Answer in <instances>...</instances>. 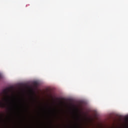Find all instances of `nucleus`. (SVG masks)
<instances>
[{"label":"nucleus","instance_id":"obj_1","mask_svg":"<svg viewBox=\"0 0 128 128\" xmlns=\"http://www.w3.org/2000/svg\"><path fill=\"white\" fill-rule=\"evenodd\" d=\"M0 108H6V104H4V103L0 102Z\"/></svg>","mask_w":128,"mask_h":128},{"label":"nucleus","instance_id":"obj_2","mask_svg":"<svg viewBox=\"0 0 128 128\" xmlns=\"http://www.w3.org/2000/svg\"><path fill=\"white\" fill-rule=\"evenodd\" d=\"M3 92L5 94H8V89H4L3 90Z\"/></svg>","mask_w":128,"mask_h":128},{"label":"nucleus","instance_id":"obj_3","mask_svg":"<svg viewBox=\"0 0 128 128\" xmlns=\"http://www.w3.org/2000/svg\"><path fill=\"white\" fill-rule=\"evenodd\" d=\"M5 100H6V102H8V98H6V99Z\"/></svg>","mask_w":128,"mask_h":128},{"label":"nucleus","instance_id":"obj_4","mask_svg":"<svg viewBox=\"0 0 128 128\" xmlns=\"http://www.w3.org/2000/svg\"><path fill=\"white\" fill-rule=\"evenodd\" d=\"M2 78V74H0V80Z\"/></svg>","mask_w":128,"mask_h":128},{"label":"nucleus","instance_id":"obj_5","mask_svg":"<svg viewBox=\"0 0 128 128\" xmlns=\"http://www.w3.org/2000/svg\"><path fill=\"white\" fill-rule=\"evenodd\" d=\"M77 120H79L80 118H78V117Z\"/></svg>","mask_w":128,"mask_h":128},{"label":"nucleus","instance_id":"obj_6","mask_svg":"<svg viewBox=\"0 0 128 128\" xmlns=\"http://www.w3.org/2000/svg\"><path fill=\"white\" fill-rule=\"evenodd\" d=\"M34 84H36V82H35Z\"/></svg>","mask_w":128,"mask_h":128},{"label":"nucleus","instance_id":"obj_7","mask_svg":"<svg viewBox=\"0 0 128 128\" xmlns=\"http://www.w3.org/2000/svg\"><path fill=\"white\" fill-rule=\"evenodd\" d=\"M11 110H12V108H11Z\"/></svg>","mask_w":128,"mask_h":128}]
</instances>
